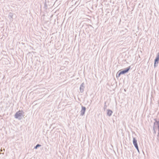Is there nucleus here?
Masks as SVG:
<instances>
[{
    "mask_svg": "<svg viewBox=\"0 0 159 159\" xmlns=\"http://www.w3.org/2000/svg\"><path fill=\"white\" fill-rule=\"evenodd\" d=\"M22 115L21 112L19 111L17 112L15 115V117L16 119H18L19 120H20L21 118V117Z\"/></svg>",
    "mask_w": 159,
    "mask_h": 159,
    "instance_id": "obj_1",
    "label": "nucleus"
},
{
    "mask_svg": "<svg viewBox=\"0 0 159 159\" xmlns=\"http://www.w3.org/2000/svg\"><path fill=\"white\" fill-rule=\"evenodd\" d=\"M130 69V66H129L128 67L125 68L124 70H120L119 71H120L122 75L124 74L127 73Z\"/></svg>",
    "mask_w": 159,
    "mask_h": 159,
    "instance_id": "obj_2",
    "label": "nucleus"
},
{
    "mask_svg": "<svg viewBox=\"0 0 159 159\" xmlns=\"http://www.w3.org/2000/svg\"><path fill=\"white\" fill-rule=\"evenodd\" d=\"M159 61V53H158L157 54V57L154 60V66L155 67L156 66V64H157H157L158 63V61Z\"/></svg>",
    "mask_w": 159,
    "mask_h": 159,
    "instance_id": "obj_3",
    "label": "nucleus"
},
{
    "mask_svg": "<svg viewBox=\"0 0 159 159\" xmlns=\"http://www.w3.org/2000/svg\"><path fill=\"white\" fill-rule=\"evenodd\" d=\"M155 121V122L154 123L153 126H155L156 129H157V127L158 131L159 132V120L157 121L156 119L154 120Z\"/></svg>",
    "mask_w": 159,
    "mask_h": 159,
    "instance_id": "obj_4",
    "label": "nucleus"
},
{
    "mask_svg": "<svg viewBox=\"0 0 159 159\" xmlns=\"http://www.w3.org/2000/svg\"><path fill=\"white\" fill-rule=\"evenodd\" d=\"M81 107L82 109L80 111V115L81 116H83L85 114V112L86 110V108L85 107H84L82 106Z\"/></svg>",
    "mask_w": 159,
    "mask_h": 159,
    "instance_id": "obj_5",
    "label": "nucleus"
},
{
    "mask_svg": "<svg viewBox=\"0 0 159 159\" xmlns=\"http://www.w3.org/2000/svg\"><path fill=\"white\" fill-rule=\"evenodd\" d=\"M85 84L84 83H83L80 85V91L81 93H82L84 91V89Z\"/></svg>",
    "mask_w": 159,
    "mask_h": 159,
    "instance_id": "obj_6",
    "label": "nucleus"
},
{
    "mask_svg": "<svg viewBox=\"0 0 159 159\" xmlns=\"http://www.w3.org/2000/svg\"><path fill=\"white\" fill-rule=\"evenodd\" d=\"M133 143L134 147H137L138 146L137 140L136 139V138L134 137H133Z\"/></svg>",
    "mask_w": 159,
    "mask_h": 159,
    "instance_id": "obj_7",
    "label": "nucleus"
},
{
    "mask_svg": "<svg viewBox=\"0 0 159 159\" xmlns=\"http://www.w3.org/2000/svg\"><path fill=\"white\" fill-rule=\"evenodd\" d=\"M107 115L109 116H111V115L112 114L113 112L110 109L107 110Z\"/></svg>",
    "mask_w": 159,
    "mask_h": 159,
    "instance_id": "obj_8",
    "label": "nucleus"
},
{
    "mask_svg": "<svg viewBox=\"0 0 159 159\" xmlns=\"http://www.w3.org/2000/svg\"><path fill=\"white\" fill-rule=\"evenodd\" d=\"M121 75H122V74L119 71L116 74V77H119Z\"/></svg>",
    "mask_w": 159,
    "mask_h": 159,
    "instance_id": "obj_9",
    "label": "nucleus"
},
{
    "mask_svg": "<svg viewBox=\"0 0 159 159\" xmlns=\"http://www.w3.org/2000/svg\"><path fill=\"white\" fill-rule=\"evenodd\" d=\"M41 145L38 144L36 145L34 147V148L35 149H37L38 147H41Z\"/></svg>",
    "mask_w": 159,
    "mask_h": 159,
    "instance_id": "obj_10",
    "label": "nucleus"
},
{
    "mask_svg": "<svg viewBox=\"0 0 159 159\" xmlns=\"http://www.w3.org/2000/svg\"><path fill=\"white\" fill-rule=\"evenodd\" d=\"M153 130L154 131V132H153L154 134H156V128L155 127V126H153Z\"/></svg>",
    "mask_w": 159,
    "mask_h": 159,
    "instance_id": "obj_11",
    "label": "nucleus"
},
{
    "mask_svg": "<svg viewBox=\"0 0 159 159\" xmlns=\"http://www.w3.org/2000/svg\"><path fill=\"white\" fill-rule=\"evenodd\" d=\"M135 148L137 149V151H138V152H139V147H138V146H137V147H135Z\"/></svg>",
    "mask_w": 159,
    "mask_h": 159,
    "instance_id": "obj_12",
    "label": "nucleus"
},
{
    "mask_svg": "<svg viewBox=\"0 0 159 159\" xmlns=\"http://www.w3.org/2000/svg\"><path fill=\"white\" fill-rule=\"evenodd\" d=\"M106 102H105V105L104 107V110L105 109L107 108V106L106 105Z\"/></svg>",
    "mask_w": 159,
    "mask_h": 159,
    "instance_id": "obj_13",
    "label": "nucleus"
},
{
    "mask_svg": "<svg viewBox=\"0 0 159 159\" xmlns=\"http://www.w3.org/2000/svg\"><path fill=\"white\" fill-rule=\"evenodd\" d=\"M159 136V131H158V134H157V138H158Z\"/></svg>",
    "mask_w": 159,
    "mask_h": 159,
    "instance_id": "obj_14",
    "label": "nucleus"
},
{
    "mask_svg": "<svg viewBox=\"0 0 159 159\" xmlns=\"http://www.w3.org/2000/svg\"><path fill=\"white\" fill-rule=\"evenodd\" d=\"M45 7H46V8H47V5H46L45 4Z\"/></svg>",
    "mask_w": 159,
    "mask_h": 159,
    "instance_id": "obj_15",
    "label": "nucleus"
}]
</instances>
